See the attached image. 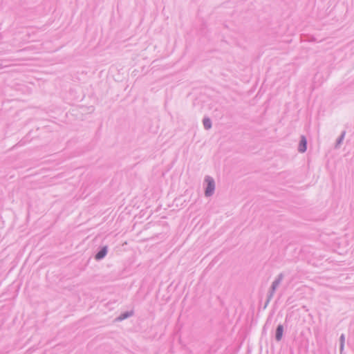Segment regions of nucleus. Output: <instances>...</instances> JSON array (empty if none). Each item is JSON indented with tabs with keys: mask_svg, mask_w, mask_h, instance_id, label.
<instances>
[{
	"mask_svg": "<svg viewBox=\"0 0 354 354\" xmlns=\"http://www.w3.org/2000/svg\"><path fill=\"white\" fill-rule=\"evenodd\" d=\"M206 181L207 183V187L206 191H205V194L207 196H209L214 192V180L212 178H207L206 179Z\"/></svg>",
	"mask_w": 354,
	"mask_h": 354,
	"instance_id": "f257e3e1",
	"label": "nucleus"
},
{
	"mask_svg": "<svg viewBox=\"0 0 354 354\" xmlns=\"http://www.w3.org/2000/svg\"><path fill=\"white\" fill-rule=\"evenodd\" d=\"M307 141L304 136H302L299 145V151L301 153L305 152L306 150Z\"/></svg>",
	"mask_w": 354,
	"mask_h": 354,
	"instance_id": "f03ea898",
	"label": "nucleus"
},
{
	"mask_svg": "<svg viewBox=\"0 0 354 354\" xmlns=\"http://www.w3.org/2000/svg\"><path fill=\"white\" fill-rule=\"evenodd\" d=\"M283 326L281 325L278 326L276 331V339L277 341L281 340L283 335Z\"/></svg>",
	"mask_w": 354,
	"mask_h": 354,
	"instance_id": "7ed1b4c3",
	"label": "nucleus"
},
{
	"mask_svg": "<svg viewBox=\"0 0 354 354\" xmlns=\"http://www.w3.org/2000/svg\"><path fill=\"white\" fill-rule=\"evenodd\" d=\"M106 254V248L104 247L95 256L96 259H101Z\"/></svg>",
	"mask_w": 354,
	"mask_h": 354,
	"instance_id": "20e7f679",
	"label": "nucleus"
},
{
	"mask_svg": "<svg viewBox=\"0 0 354 354\" xmlns=\"http://www.w3.org/2000/svg\"><path fill=\"white\" fill-rule=\"evenodd\" d=\"M203 124L207 129L211 127V122L209 119H205L203 120Z\"/></svg>",
	"mask_w": 354,
	"mask_h": 354,
	"instance_id": "39448f33",
	"label": "nucleus"
},
{
	"mask_svg": "<svg viewBox=\"0 0 354 354\" xmlns=\"http://www.w3.org/2000/svg\"><path fill=\"white\" fill-rule=\"evenodd\" d=\"M341 339H342V341L343 342L344 341V337L341 336Z\"/></svg>",
	"mask_w": 354,
	"mask_h": 354,
	"instance_id": "423d86ee",
	"label": "nucleus"
}]
</instances>
